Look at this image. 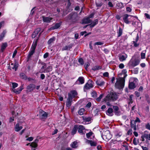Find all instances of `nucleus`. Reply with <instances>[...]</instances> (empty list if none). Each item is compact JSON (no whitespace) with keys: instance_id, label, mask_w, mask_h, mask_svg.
I'll list each match as a JSON object with an SVG mask.
<instances>
[{"instance_id":"1","label":"nucleus","mask_w":150,"mask_h":150,"mask_svg":"<svg viewBox=\"0 0 150 150\" xmlns=\"http://www.w3.org/2000/svg\"><path fill=\"white\" fill-rule=\"evenodd\" d=\"M125 79L121 77L117 79L115 83V87L119 89L123 88L125 85Z\"/></svg>"},{"instance_id":"2","label":"nucleus","mask_w":150,"mask_h":150,"mask_svg":"<svg viewBox=\"0 0 150 150\" xmlns=\"http://www.w3.org/2000/svg\"><path fill=\"white\" fill-rule=\"evenodd\" d=\"M42 66L40 69V72L41 73L49 72L51 71L52 69V67L49 66L46 68V64L44 63H42Z\"/></svg>"},{"instance_id":"3","label":"nucleus","mask_w":150,"mask_h":150,"mask_svg":"<svg viewBox=\"0 0 150 150\" xmlns=\"http://www.w3.org/2000/svg\"><path fill=\"white\" fill-rule=\"evenodd\" d=\"M140 60L138 59H132L129 63V66L134 67L138 65L140 63Z\"/></svg>"},{"instance_id":"4","label":"nucleus","mask_w":150,"mask_h":150,"mask_svg":"<svg viewBox=\"0 0 150 150\" xmlns=\"http://www.w3.org/2000/svg\"><path fill=\"white\" fill-rule=\"evenodd\" d=\"M138 81L137 79L135 78H131L130 80L129 83V88L131 89H133L135 87V82Z\"/></svg>"},{"instance_id":"5","label":"nucleus","mask_w":150,"mask_h":150,"mask_svg":"<svg viewBox=\"0 0 150 150\" xmlns=\"http://www.w3.org/2000/svg\"><path fill=\"white\" fill-rule=\"evenodd\" d=\"M133 18V16L127 14H125L123 16V20L126 24H128L132 21L131 18Z\"/></svg>"},{"instance_id":"6","label":"nucleus","mask_w":150,"mask_h":150,"mask_svg":"<svg viewBox=\"0 0 150 150\" xmlns=\"http://www.w3.org/2000/svg\"><path fill=\"white\" fill-rule=\"evenodd\" d=\"M102 137L103 139L105 138L108 139H109L111 138L112 136L110 134V131L109 130H106L103 133Z\"/></svg>"},{"instance_id":"7","label":"nucleus","mask_w":150,"mask_h":150,"mask_svg":"<svg viewBox=\"0 0 150 150\" xmlns=\"http://www.w3.org/2000/svg\"><path fill=\"white\" fill-rule=\"evenodd\" d=\"M37 40H35V42H33V44L30 51L29 53V56H31L35 52V50L37 44Z\"/></svg>"},{"instance_id":"8","label":"nucleus","mask_w":150,"mask_h":150,"mask_svg":"<svg viewBox=\"0 0 150 150\" xmlns=\"http://www.w3.org/2000/svg\"><path fill=\"white\" fill-rule=\"evenodd\" d=\"M93 87V82L91 80H89L88 82L86 84L84 87V90L89 89Z\"/></svg>"},{"instance_id":"9","label":"nucleus","mask_w":150,"mask_h":150,"mask_svg":"<svg viewBox=\"0 0 150 150\" xmlns=\"http://www.w3.org/2000/svg\"><path fill=\"white\" fill-rule=\"evenodd\" d=\"M104 101L106 103L107 105L109 106H111L109 102L112 101L109 94H108L107 96L103 99Z\"/></svg>"},{"instance_id":"10","label":"nucleus","mask_w":150,"mask_h":150,"mask_svg":"<svg viewBox=\"0 0 150 150\" xmlns=\"http://www.w3.org/2000/svg\"><path fill=\"white\" fill-rule=\"evenodd\" d=\"M23 128V125L21 123H18L15 126V131L19 132Z\"/></svg>"},{"instance_id":"11","label":"nucleus","mask_w":150,"mask_h":150,"mask_svg":"<svg viewBox=\"0 0 150 150\" xmlns=\"http://www.w3.org/2000/svg\"><path fill=\"white\" fill-rule=\"evenodd\" d=\"M39 112V116L41 118L45 119L47 117V114L45 112L42 110H40Z\"/></svg>"},{"instance_id":"12","label":"nucleus","mask_w":150,"mask_h":150,"mask_svg":"<svg viewBox=\"0 0 150 150\" xmlns=\"http://www.w3.org/2000/svg\"><path fill=\"white\" fill-rule=\"evenodd\" d=\"M72 102V97L71 95H68V98L67 99L66 103V105L68 107H70L71 105V103Z\"/></svg>"},{"instance_id":"13","label":"nucleus","mask_w":150,"mask_h":150,"mask_svg":"<svg viewBox=\"0 0 150 150\" xmlns=\"http://www.w3.org/2000/svg\"><path fill=\"white\" fill-rule=\"evenodd\" d=\"M96 83L97 85L99 86H103L105 82L101 79H98L96 81Z\"/></svg>"},{"instance_id":"14","label":"nucleus","mask_w":150,"mask_h":150,"mask_svg":"<svg viewBox=\"0 0 150 150\" xmlns=\"http://www.w3.org/2000/svg\"><path fill=\"white\" fill-rule=\"evenodd\" d=\"M18 66V64L17 63H15L14 64L13 63H11V66H10L9 67V68L10 69H14L15 70V71H16V70Z\"/></svg>"},{"instance_id":"15","label":"nucleus","mask_w":150,"mask_h":150,"mask_svg":"<svg viewBox=\"0 0 150 150\" xmlns=\"http://www.w3.org/2000/svg\"><path fill=\"white\" fill-rule=\"evenodd\" d=\"M92 16L90 15L89 17L87 18L83 19L82 20V23L83 24H87L90 23L91 22V21L89 18H91Z\"/></svg>"},{"instance_id":"16","label":"nucleus","mask_w":150,"mask_h":150,"mask_svg":"<svg viewBox=\"0 0 150 150\" xmlns=\"http://www.w3.org/2000/svg\"><path fill=\"white\" fill-rule=\"evenodd\" d=\"M78 132L81 134H84L83 133V130L85 129V128L82 125H79L78 127Z\"/></svg>"},{"instance_id":"17","label":"nucleus","mask_w":150,"mask_h":150,"mask_svg":"<svg viewBox=\"0 0 150 150\" xmlns=\"http://www.w3.org/2000/svg\"><path fill=\"white\" fill-rule=\"evenodd\" d=\"M127 57V55L125 54H123L120 55L119 57V59L121 62L125 60Z\"/></svg>"},{"instance_id":"18","label":"nucleus","mask_w":150,"mask_h":150,"mask_svg":"<svg viewBox=\"0 0 150 150\" xmlns=\"http://www.w3.org/2000/svg\"><path fill=\"white\" fill-rule=\"evenodd\" d=\"M86 142L88 144H90L92 146H95L96 145V143L95 142L93 141L92 140L86 139Z\"/></svg>"},{"instance_id":"19","label":"nucleus","mask_w":150,"mask_h":150,"mask_svg":"<svg viewBox=\"0 0 150 150\" xmlns=\"http://www.w3.org/2000/svg\"><path fill=\"white\" fill-rule=\"evenodd\" d=\"M106 114L109 116H112L113 115V109L111 108H109L106 111Z\"/></svg>"},{"instance_id":"20","label":"nucleus","mask_w":150,"mask_h":150,"mask_svg":"<svg viewBox=\"0 0 150 150\" xmlns=\"http://www.w3.org/2000/svg\"><path fill=\"white\" fill-rule=\"evenodd\" d=\"M109 95L112 101L116 100L117 98V96L115 93H112Z\"/></svg>"},{"instance_id":"21","label":"nucleus","mask_w":150,"mask_h":150,"mask_svg":"<svg viewBox=\"0 0 150 150\" xmlns=\"http://www.w3.org/2000/svg\"><path fill=\"white\" fill-rule=\"evenodd\" d=\"M23 89V86H21L17 89H12V90L16 93H19Z\"/></svg>"},{"instance_id":"22","label":"nucleus","mask_w":150,"mask_h":150,"mask_svg":"<svg viewBox=\"0 0 150 150\" xmlns=\"http://www.w3.org/2000/svg\"><path fill=\"white\" fill-rule=\"evenodd\" d=\"M52 19V18L49 17H43V21L44 22L47 23H49L51 20Z\"/></svg>"},{"instance_id":"23","label":"nucleus","mask_w":150,"mask_h":150,"mask_svg":"<svg viewBox=\"0 0 150 150\" xmlns=\"http://www.w3.org/2000/svg\"><path fill=\"white\" fill-rule=\"evenodd\" d=\"M61 25V23H56L54 26L50 28V29L51 30H53L55 29H57Z\"/></svg>"},{"instance_id":"24","label":"nucleus","mask_w":150,"mask_h":150,"mask_svg":"<svg viewBox=\"0 0 150 150\" xmlns=\"http://www.w3.org/2000/svg\"><path fill=\"white\" fill-rule=\"evenodd\" d=\"M38 140L36 139L35 140V142H32L30 144V146L34 148H35L37 146V143L38 142Z\"/></svg>"},{"instance_id":"25","label":"nucleus","mask_w":150,"mask_h":150,"mask_svg":"<svg viewBox=\"0 0 150 150\" xmlns=\"http://www.w3.org/2000/svg\"><path fill=\"white\" fill-rule=\"evenodd\" d=\"M40 30V29H37L33 33L32 35V38H34L38 34V32Z\"/></svg>"},{"instance_id":"26","label":"nucleus","mask_w":150,"mask_h":150,"mask_svg":"<svg viewBox=\"0 0 150 150\" xmlns=\"http://www.w3.org/2000/svg\"><path fill=\"white\" fill-rule=\"evenodd\" d=\"M78 146V142L76 141L72 142L71 144V146L73 148H77Z\"/></svg>"},{"instance_id":"27","label":"nucleus","mask_w":150,"mask_h":150,"mask_svg":"<svg viewBox=\"0 0 150 150\" xmlns=\"http://www.w3.org/2000/svg\"><path fill=\"white\" fill-rule=\"evenodd\" d=\"M69 94L71 95L72 99L75 97L77 95V92L75 91H71V93H69Z\"/></svg>"},{"instance_id":"28","label":"nucleus","mask_w":150,"mask_h":150,"mask_svg":"<svg viewBox=\"0 0 150 150\" xmlns=\"http://www.w3.org/2000/svg\"><path fill=\"white\" fill-rule=\"evenodd\" d=\"M113 109L115 111V114L117 115H120V113L118 112V108L117 106H113Z\"/></svg>"},{"instance_id":"29","label":"nucleus","mask_w":150,"mask_h":150,"mask_svg":"<svg viewBox=\"0 0 150 150\" xmlns=\"http://www.w3.org/2000/svg\"><path fill=\"white\" fill-rule=\"evenodd\" d=\"M7 46V44L6 43H3L1 46V51L2 52L3 51Z\"/></svg>"},{"instance_id":"30","label":"nucleus","mask_w":150,"mask_h":150,"mask_svg":"<svg viewBox=\"0 0 150 150\" xmlns=\"http://www.w3.org/2000/svg\"><path fill=\"white\" fill-rule=\"evenodd\" d=\"M6 33V31L4 30L0 35V42L2 41Z\"/></svg>"},{"instance_id":"31","label":"nucleus","mask_w":150,"mask_h":150,"mask_svg":"<svg viewBox=\"0 0 150 150\" xmlns=\"http://www.w3.org/2000/svg\"><path fill=\"white\" fill-rule=\"evenodd\" d=\"M146 51V50L143 51L141 53V58L142 59H145V54Z\"/></svg>"},{"instance_id":"32","label":"nucleus","mask_w":150,"mask_h":150,"mask_svg":"<svg viewBox=\"0 0 150 150\" xmlns=\"http://www.w3.org/2000/svg\"><path fill=\"white\" fill-rule=\"evenodd\" d=\"M35 88V86L34 84H31L27 86V89L30 90V91L33 90Z\"/></svg>"},{"instance_id":"33","label":"nucleus","mask_w":150,"mask_h":150,"mask_svg":"<svg viewBox=\"0 0 150 150\" xmlns=\"http://www.w3.org/2000/svg\"><path fill=\"white\" fill-rule=\"evenodd\" d=\"M71 48V46L70 45L66 46L63 47L62 49V50H70Z\"/></svg>"},{"instance_id":"34","label":"nucleus","mask_w":150,"mask_h":150,"mask_svg":"<svg viewBox=\"0 0 150 150\" xmlns=\"http://www.w3.org/2000/svg\"><path fill=\"white\" fill-rule=\"evenodd\" d=\"M138 39H139V37H138V34L137 35V37L136 38V41H133V43L134 46L135 47H137L139 45V44L137 43V42L138 41Z\"/></svg>"},{"instance_id":"35","label":"nucleus","mask_w":150,"mask_h":150,"mask_svg":"<svg viewBox=\"0 0 150 150\" xmlns=\"http://www.w3.org/2000/svg\"><path fill=\"white\" fill-rule=\"evenodd\" d=\"M85 111V110L84 108H81L79 110L78 114L80 115H83Z\"/></svg>"},{"instance_id":"36","label":"nucleus","mask_w":150,"mask_h":150,"mask_svg":"<svg viewBox=\"0 0 150 150\" xmlns=\"http://www.w3.org/2000/svg\"><path fill=\"white\" fill-rule=\"evenodd\" d=\"M98 23V20L97 19L95 20L90 25V27L91 28H92L95 25L97 24Z\"/></svg>"},{"instance_id":"37","label":"nucleus","mask_w":150,"mask_h":150,"mask_svg":"<svg viewBox=\"0 0 150 150\" xmlns=\"http://www.w3.org/2000/svg\"><path fill=\"white\" fill-rule=\"evenodd\" d=\"M78 81L80 82L81 84H82L84 83V80L83 77H79L78 79Z\"/></svg>"},{"instance_id":"38","label":"nucleus","mask_w":150,"mask_h":150,"mask_svg":"<svg viewBox=\"0 0 150 150\" xmlns=\"http://www.w3.org/2000/svg\"><path fill=\"white\" fill-rule=\"evenodd\" d=\"M102 68V67L101 66H96L93 68V70H98L99 69H101Z\"/></svg>"},{"instance_id":"39","label":"nucleus","mask_w":150,"mask_h":150,"mask_svg":"<svg viewBox=\"0 0 150 150\" xmlns=\"http://www.w3.org/2000/svg\"><path fill=\"white\" fill-rule=\"evenodd\" d=\"M122 29L120 28H119V31L118 32V37H119L121 36V35H122Z\"/></svg>"},{"instance_id":"40","label":"nucleus","mask_w":150,"mask_h":150,"mask_svg":"<svg viewBox=\"0 0 150 150\" xmlns=\"http://www.w3.org/2000/svg\"><path fill=\"white\" fill-rule=\"evenodd\" d=\"M77 130L76 127L75 126L74 127V128H73V129H72L71 131L72 134L74 135L77 132Z\"/></svg>"},{"instance_id":"41","label":"nucleus","mask_w":150,"mask_h":150,"mask_svg":"<svg viewBox=\"0 0 150 150\" xmlns=\"http://www.w3.org/2000/svg\"><path fill=\"white\" fill-rule=\"evenodd\" d=\"M141 140L142 142H144L145 141V138L146 139V134H144L141 136Z\"/></svg>"},{"instance_id":"42","label":"nucleus","mask_w":150,"mask_h":150,"mask_svg":"<svg viewBox=\"0 0 150 150\" xmlns=\"http://www.w3.org/2000/svg\"><path fill=\"white\" fill-rule=\"evenodd\" d=\"M93 133L92 132H90L89 133L86 134V136L87 138L89 139V137L91 136L92 135Z\"/></svg>"},{"instance_id":"43","label":"nucleus","mask_w":150,"mask_h":150,"mask_svg":"<svg viewBox=\"0 0 150 150\" xmlns=\"http://www.w3.org/2000/svg\"><path fill=\"white\" fill-rule=\"evenodd\" d=\"M55 40L54 38H50L48 41V43L50 44L53 42Z\"/></svg>"},{"instance_id":"44","label":"nucleus","mask_w":150,"mask_h":150,"mask_svg":"<svg viewBox=\"0 0 150 150\" xmlns=\"http://www.w3.org/2000/svg\"><path fill=\"white\" fill-rule=\"evenodd\" d=\"M18 84L17 83H12V87L13 89H15L14 88L18 86Z\"/></svg>"},{"instance_id":"45","label":"nucleus","mask_w":150,"mask_h":150,"mask_svg":"<svg viewBox=\"0 0 150 150\" xmlns=\"http://www.w3.org/2000/svg\"><path fill=\"white\" fill-rule=\"evenodd\" d=\"M127 72V71L126 69H124L122 71V73L123 74V78L124 79L126 76L127 75L125 74Z\"/></svg>"},{"instance_id":"46","label":"nucleus","mask_w":150,"mask_h":150,"mask_svg":"<svg viewBox=\"0 0 150 150\" xmlns=\"http://www.w3.org/2000/svg\"><path fill=\"white\" fill-rule=\"evenodd\" d=\"M79 62L81 65H83L84 64L83 59L82 58H80L79 59Z\"/></svg>"},{"instance_id":"47","label":"nucleus","mask_w":150,"mask_h":150,"mask_svg":"<svg viewBox=\"0 0 150 150\" xmlns=\"http://www.w3.org/2000/svg\"><path fill=\"white\" fill-rule=\"evenodd\" d=\"M145 127L147 129L150 130V123H147L145 125Z\"/></svg>"},{"instance_id":"48","label":"nucleus","mask_w":150,"mask_h":150,"mask_svg":"<svg viewBox=\"0 0 150 150\" xmlns=\"http://www.w3.org/2000/svg\"><path fill=\"white\" fill-rule=\"evenodd\" d=\"M91 95L93 97L95 98L96 97L97 93L95 92H93L91 93Z\"/></svg>"},{"instance_id":"49","label":"nucleus","mask_w":150,"mask_h":150,"mask_svg":"<svg viewBox=\"0 0 150 150\" xmlns=\"http://www.w3.org/2000/svg\"><path fill=\"white\" fill-rule=\"evenodd\" d=\"M103 94H101L100 96L97 98V100L98 101H100L103 97Z\"/></svg>"},{"instance_id":"50","label":"nucleus","mask_w":150,"mask_h":150,"mask_svg":"<svg viewBox=\"0 0 150 150\" xmlns=\"http://www.w3.org/2000/svg\"><path fill=\"white\" fill-rule=\"evenodd\" d=\"M33 137H31L26 138V140L30 142L32 141L33 140Z\"/></svg>"},{"instance_id":"51","label":"nucleus","mask_w":150,"mask_h":150,"mask_svg":"<svg viewBox=\"0 0 150 150\" xmlns=\"http://www.w3.org/2000/svg\"><path fill=\"white\" fill-rule=\"evenodd\" d=\"M122 135V133L121 132H119L117 133L115 135L116 137H119Z\"/></svg>"},{"instance_id":"52","label":"nucleus","mask_w":150,"mask_h":150,"mask_svg":"<svg viewBox=\"0 0 150 150\" xmlns=\"http://www.w3.org/2000/svg\"><path fill=\"white\" fill-rule=\"evenodd\" d=\"M95 45H101L103 44V43L101 42H97L95 43Z\"/></svg>"},{"instance_id":"53","label":"nucleus","mask_w":150,"mask_h":150,"mask_svg":"<svg viewBox=\"0 0 150 150\" xmlns=\"http://www.w3.org/2000/svg\"><path fill=\"white\" fill-rule=\"evenodd\" d=\"M17 52V50H14V51L13 52V56H12L13 58H14L15 57V56H16Z\"/></svg>"},{"instance_id":"54","label":"nucleus","mask_w":150,"mask_h":150,"mask_svg":"<svg viewBox=\"0 0 150 150\" xmlns=\"http://www.w3.org/2000/svg\"><path fill=\"white\" fill-rule=\"evenodd\" d=\"M145 16L148 19H150V16L147 13L144 14Z\"/></svg>"},{"instance_id":"55","label":"nucleus","mask_w":150,"mask_h":150,"mask_svg":"<svg viewBox=\"0 0 150 150\" xmlns=\"http://www.w3.org/2000/svg\"><path fill=\"white\" fill-rule=\"evenodd\" d=\"M103 76H104L107 77L108 76L109 74L108 72H105L103 74Z\"/></svg>"},{"instance_id":"56","label":"nucleus","mask_w":150,"mask_h":150,"mask_svg":"<svg viewBox=\"0 0 150 150\" xmlns=\"http://www.w3.org/2000/svg\"><path fill=\"white\" fill-rule=\"evenodd\" d=\"M119 67L120 69H122L124 67V65L123 64H119Z\"/></svg>"},{"instance_id":"57","label":"nucleus","mask_w":150,"mask_h":150,"mask_svg":"<svg viewBox=\"0 0 150 150\" xmlns=\"http://www.w3.org/2000/svg\"><path fill=\"white\" fill-rule=\"evenodd\" d=\"M146 139L150 140V133L149 134H146Z\"/></svg>"},{"instance_id":"58","label":"nucleus","mask_w":150,"mask_h":150,"mask_svg":"<svg viewBox=\"0 0 150 150\" xmlns=\"http://www.w3.org/2000/svg\"><path fill=\"white\" fill-rule=\"evenodd\" d=\"M91 103L89 102L86 105V107L88 108H90L91 106Z\"/></svg>"},{"instance_id":"59","label":"nucleus","mask_w":150,"mask_h":150,"mask_svg":"<svg viewBox=\"0 0 150 150\" xmlns=\"http://www.w3.org/2000/svg\"><path fill=\"white\" fill-rule=\"evenodd\" d=\"M48 53H46L44 55V58H47L48 57Z\"/></svg>"},{"instance_id":"60","label":"nucleus","mask_w":150,"mask_h":150,"mask_svg":"<svg viewBox=\"0 0 150 150\" xmlns=\"http://www.w3.org/2000/svg\"><path fill=\"white\" fill-rule=\"evenodd\" d=\"M91 119L89 117L85 118V120L86 122H89L91 121Z\"/></svg>"},{"instance_id":"61","label":"nucleus","mask_w":150,"mask_h":150,"mask_svg":"<svg viewBox=\"0 0 150 150\" xmlns=\"http://www.w3.org/2000/svg\"><path fill=\"white\" fill-rule=\"evenodd\" d=\"M45 75L43 74H41L40 75V77L42 79H43L45 78Z\"/></svg>"},{"instance_id":"62","label":"nucleus","mask_w":150,"mask_h":150,"mask_svg":"<svg viewBox=\"0 0 150 150\" xmlns=\"http://www.w3.org/2000/svg\"><path fill=\"white\" fill-rule=\"evenodd\" d=\"M126 10L127 11L130 12L131 11V9L129 7H127L126 8Z\"/></svg>"},{"instance_id":"63","label":"nucleus","mask_w":150,"mask_h":150,"mask_svg":"<svg viewBox=\"0 0 150 150\" xmlns=\"http://www.w3.org/2000/svg\"><path fill=\"white\" fill-rule=\"evenodd\" d=\"M140 65V66L142 67H144L146 66V64H145V63H144L141 64Z\"/></svg>"},{"instance_id":"64","label":"nucleus","mask_w":150,"mask_h":150,"mask_svg":"<svg viewBox=\"0 0 150 150\" xmlns=\"http://www.w3.org/2000/svg\"><path fill=\"white\" fill-rule=\"evenodd\" d=\"M135 94L138 97H139L140 96L139 93L137 91H136L135 92Z\"/></svg>"}]
</instances>
